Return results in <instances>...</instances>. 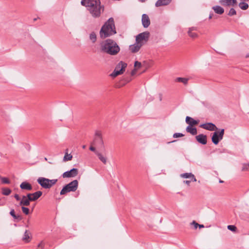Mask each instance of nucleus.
I'll list each match as a JSON object with an SVG mask.
<instances>
[{"mask_svg":"<svg viewBox=\"0 0 249 249\" xmlns=\"http://www.w3.org/2000/svg\"><path fill=\"white\" fill-rule=\"evenodd\" d=\"M78 174V170L77 168H72L70 171H67L62 174L64 178L75 177Z\"/></svg>","mask_w":249,"mask_h":249,"instance_id":"obj_10","label":"nucleus"},{"mask_svg":"<svg viewBox=\"0 0 249 249\" xmlns=\"http://www.w3.org/2000/svg\"><path fill=\"white\" fill-rule=\"evenodd\" d=\"M78 182L74 180L66 185L60 191V195H64L70 192H75L78 188Z\"/></svg>","mask_w":249,"mask_h":249,"instance_id":"obj_5","label":"nucleus"},{"mask_svg":"<svg viewBox=\"0 0 249 249\" xmlns=\"http://www.w3.org/2000/svg\"><path fill=\"white\" fill-rule=\"evenodd\" d=\"M10 214L14 219H18V220L21 219V217L19 215H17L15 214V211L14 209H12L11 210V211L10 212Z\"/></svg>","mask_w":249,"mask_h":249,"instance_id":"obj_28","label":"nucleus"},{"mask_svg":"<svg viewBox=\"0 0 249 249\" xmlns=\"http://www.w3.org/2000/svg\"><path fill=\"white\" fill-rule=\"evenodd\" d=\"M81 4L86 7L91 16L95 18H99L104 11L100 0H82Z\"/></svg>","mask_w":249,"mask_h":249,"instance_id":"obj_1","label":"nucleus"},{"mask_svg":"<svg viewBox=\"0 0 249 249\" xmlns=\"http://www.w3.org/2000/svg\"><path fill=\"white\" fill-rule=\"evenodd\" d=\"M57 181V179H49L43 177H40L37 179L38 183L45 189L51 188Z\"/></svg>","mask_w":249,"mask_h":249,"instance_id":"obj_4","label":"nucleus"},{"mask_svg":"<svg viewBox=\"0 0 249 249\" xmlns=\"http://www.w3.org/2000/svg\"><path fill=\"white\" fill-rule=\"evenodd\" d=\"M188 81V79L186 78H182V77H178L176 79V81L178 82H181L184 84L186 85L187 84Z\"/></svg>","mask_w":249,"mask_h":249,"instance_id":"obj_27","label":"nucleus"},{"mask_svg":"<svg viewBox=\"0 0 249 249\" xmlns=\"http://www.w3.org/2000/svg\"><path fill=\"white\" fill-rule=\"evenodd\" d=\"M89 39L92 43H95L96 41L97 37L94 32H92L89 35Z\"/></svg>","mask_w":249,"mask_h":249,"instance_id":"obj_30","label":"nucleus"},{"mask_svg":"<svg viewBox=\"0 0 249 249\" xmlns=\"http://www.w3.org/2000/svg\"><path fill=\"white\" fill-rule=\"evenodd\" d=\"M145 0H139L140 1L142 2H144Z\"/></svg>","mask_w":249,"mask_h":249,"instance_id":"obj_47","label":"nucleus"},{"mask_svg":"<svg viewBox=\"0 0 249 249\" xmlns=\"http://www.w3.org/2000/svg\"><path fill=\"white\" fill-rule=\"evenodd\" d=\"M1 181L3 184H9L10 183L9 179L5 177H1L0 178Z\"/></svg>","mask_w":249,"mask_h":249,"instance_id":"obj_33","label":"nucleus"},{"mask_svg":"<svg viewBox=\"0 0 249 249\" xmlns=\"http://www.w3.org/2000/svg\"><path fill=\"white\" fill-rule=\"evenodd\" d=\"M219 3L224 6H233L237 4L236 0H220Z\"/></svg>","mask_w":249,"mask_h":249,"instance_id":"obj_15","label":"nucleus"},{"mask_svg":"<svg viewBox=\"0 0 249 249\" xmlns=\"http://www.w3.org/2000/svg\"><path fill=\"white\" fill-rule=\"evenodd\" d=\"M213 13H211L209 15V19H211L213 18Z\"/></svg>","mask_w":249,"mask_h":249,"instance_id":"obj_45","label":"nucleus"},{"mask_svg":"<svg viewBox=\"0 0 249 249\" xmlns=\"http://www.w3.org/2000/svg\"><path fill=\"white\" fill-rule=\"evenodd\" d=\"M43 247H44V244H43V242H40V243L38 244V248H43Z\"/></svg>","mask_w":249,"mask_h":249,"instance_id":"obj_43","label":"nucleus"},{"mask_svg":"<svg viewBox=\"0 0 249 249\" xmlns=\"http://www.w3.org/2000/svg\"><path fill=\"white\" fill-rule=\"evenodd\" d=\"M224 134V129H222L220 131H215L213 133L212 137V142L215 145L217 144L219 141H221L223 137Z\"/></svg>","mask_w":249,"mask_h":249,"instance_id":"obj_7","label":"nucleus"},{"mask_svg":"<svg viewBox=\"0 0 249 249\" xmlns=\"http://www.w3.org/2000/svg\"><path fill=\"white\" fill-rule=\"evenodd\" d=\"M91 144V146L89 147V150L94 152L100 160H101L104 164H106L107 162V158L104 156L100 152L96 150L95 148Z\"/></svg>","mask_w":249,"mask_h":249,"instance_id":"obj_11","label":"nucleus"},{"mask_svg":"<svg viewBox=\"0 0 249 249\" xmlns=\"http://www.w3.org/2000/svg\"><path fill=\"white\" fill-rule=\"evenodd\" d=\"M44 159H45V160H47V159L46 158H45Z\"/></svg>","mask_w":249,"mask_h":249,"instance_id":"obj_51","label":"nucleus"},{"mask_svg":"<svg viewBox=\"0 0 249 249\" xmlns=\"http://www.w3.org/2000/svg\"><path fill=\"white\" fill-rule=\"evenodd\" d=\"M136 69L133 70L131 72V75H134L136 73Z\"/></svg>","mask_w":249,"mask_h":249,"instance_id":"obj_44","label":"nucleus"},{"mask_svg":"<svg viewBox=\"0 0 249 249\" xmlns=\"http://www.w3.org/2000/svg\"><path fill=\"white\" fill-rule=\"evenodd\" d=\"M142 22L144 28H147L150 24V20L148 16L145 14L142 15Z\"/></svg>","mask_w":249,"mask_h":249,"instance_id":"obj_16","label":"nucleus"},{"mask_svg":"<svg viewBox=\"0 0 249 249\" xmlns=\"http://www.w3.org/2000/svg\"><path fill=\"white\" fill-rule=\"evenodd\" d=\"M227 228L228 230L233 232H235L237 230V228L234 225H228Z\"/></svg>","mask_w":249,"mask_h":249,"instance_id":"obj_35","label":"nucleus"},{"mask_svg":"<svg viewBox=\"0 0 249 249\" xmlns=\"http://www.w3.org/2000/svg\"><path fill=\"white\" fill-rule=\"evenodd\" d=\"M72 158V156L71 154H68L67 153H66L65 154V156L63 158V160L64 161H69V160H71Z\"/></svg>","mask_w":249,"mask_h":249,"instance_id":"obj_31","label":"nucleus"},{"mask_svg":"<svg viewBox=\"0 0 249 249\" xmlns=\"http://www.w3.org/2000/svg\"><path fill=\"white\" fill-rule=\"evenodd\" d=\"M236 14V12L235 10L233 8H231L230 9V10L228 14V15L229 16H232L235 15Z\"/></svg>","mask_w":249,"mask_h":249,"instance_id":"obj_34","label":"nucleus"},{"mask_svg":"<svg viewBox=\"0 0 249 249\" xmlns=\"http://www.w3.org/2000/svg\"><path fill=\"white\" fill-rule=\"evenodd\" d=\"M186 130L187 132L190 133L193 135H195L197 134V130L196 127H193L192 126H188L186 127Z\"/></svg>","mask_w":249,"mask_h":249,"instance_id":"obj_25","label":"nucleus"},{"mask_svg":"<svg viewBox=\"0 0 249 249\" xmlns=\"http://www.w3.org/2000/svg\"><path fill=\"white\" fill-rule=\"evenodd\" d=\"M249 170V164H244L243 165L242 170Z\"/></svg>","mask_w":249,"mask_h":249,"instance_id":"obj_40","label":"nucleus"},{"mask_svg":"<svg viewBox=\"0 0 249 249\" xmlns=\"http://www.w3.org/2000/svg\"><path fill=\"white\" fill-rule=\"evenodd\" d=\"M171 1L172 0H158L155 3V6L157 7L166 6L169 4Z\"/></svg>","mask_w":249,"mask_h":249,"instance_id":"obj_19","label":"nucleus"},{"mask_svg":"<svg viewBox=\"0 0 249 249\" xmlns=\"http://www.w3.org/2000/svg\"><path fill=\"white\" fill-rule=\"evenodd\" d=\"M196 141L200 143L205 145L207 143V136L204 134H199L196 137Z\"/></svg>","mask_w":249,"mask_h":249,"instance_id":"obj_18","label":"nucleus"},{"mask_svg":"<svg viewBox=\"0 0 249 249\" xmlns=\"http://www.w3.org/2000/svg\"><path fill=\"white\" fill-rule=\"evenodd\" d=\"M11 193V190L8 188H3L2 189V194L5 196H8Z\"/></svg>","mask_w":249,"mask_h":249,"instance_id":"obj_29","label":"nucleus"},{"mask_svg":"<svg viewBox=\"0 0 249 249\" xmlns=\"http://www.w3.org/2000/svg\"><path fill=\"white\" fill-rule=\"evenodd\" d=\"M212 9L214 10V12L217 14L221 15L224 12V8L218 5L213 6Z\"/></svg>","mask_w":249,"mask_h":249,"instance_id":"obj_24","label":"nucleus"},{"mask_svg":"<svg viewBox=\"0 0 249 249\" xmlns=\"http://www.w3.org/2000/svg\"><path fill=\"white\" fill-rule=\"evenodd\" d=\"M31 200H29V197L27 196H23L22 199L20 201V205L22 206H28L30 205Z\"/></svg>","mask_w":249,"mask_h":249,"instance_id":"obj_20","label":"nucleus"},{"mask_svg":"<svg viewBox=\"0 0 249 249\" xmlns=\"http://www.w3.org/2000/svg\"><path fill=\"white\" fill-rule=\"evenodd\" d=\"M42 195V192L40 191H36L34 193H29L27 195V197H29L31 201H35L37 200Z\"/></svg>","mask_w":249,"mask_h":249,"instance_id":"obj_12","label":"nucleus"},{"mask_svg":"<svg viewBox=\"0 0 249 249\" xmlns=\"http://www.w3.org/2000/svg\"><path fill=\"white\" fill-rule=\"evenodd\" d=\"M142 45V43H137L136 41V43L134 44L131 45L129 46V50L132 53H133L138 52L140 50Z\"/></svg>","mask_w":249,"mask_h":249,"instance_id":"obj_17","label":"nucleus"},{"mask_svg":"<svg viewBox=\"0 0 249 249\" xmlns=\"http://www.w3.org/2000/svg\"><path fill=\"white\" fill-rule=\"evenodd\" d=\"M14 197L16 198V199L18 201L20 199L18 195V194H15L14 195Z\"/></svg>","mask_w":249,"mask_h":249,"instance_id":"obj_41","label":"nucleus"},{"mask_svg":"<svg viewBox=\"0 0 249 249\" xmlns=\"http://www.w3.org/2000/svg\"><path fill=\"white\" fill-rule=\"evenodd\" d=\"M20 187L21 189L27 191H31L32 189L31 184L26 181L22 182L20 185Z\"/></svg>","mask_w":249,"mask_h":249,"instance_id":"obj_22","label":"nucleus"},{"mask_svg":"<svg viewBox=\"0 0 249 249\" xmlns=\"http://www.w3.org/2000/svg\"><path fill=\"white\" fill-rule=\"evenodd\" d=\"M192 178H191L190 180H184V183L185 184H187L188 185H190V182L192 181Z\"/></svg>","mask_w":249,"mask_h":249,"instance_id":"obj_42","label":"nucleus"},{"mask_svg":"<svg viewBox=\"0 0 249 249\" xmlns=\"http://www.w3.org/2000/svg\"><path fill=\"white\" fill-rule=\"evenodd\" d=\"M191 224L194 225V228L195 229H196L199 225V224L198 223H197L195 221H193L191 223Z\"/></svg>","mask_w":249,"mask_h":249,"instance_id":"obj_39","label":"nucleus"},{"mask_svg":"<svg viewBox=\"0 0 249 249\" xmlns=\"http://www.w3.org/2000/svg\"><path fill=\"white\" fill-rule=\"evenodd\" d=\"M149 35L148 32L140 33L136 36V41L139 43H142V41H147L149 37Z\"/></svg>","mask_w":249,"mask_h":249,"instance_id":"obj_9","label":"nucleus"},{"mask_svg":"<svg viewBox=\"0 0 249 249\" xmlns=\"http://www.w3.org/2000/svg\"><path fill=\"white\" fill-rule=\"evenodd\" d=\"M198 227H199V228H204V227L203 225H200V224H199Z\"/></svg>","mask_w":249,"mask_h":249,"instance_id":"obj_46","label":"nucleus"},{"mask_svg":"<svg viewBox=\"0 0 249 249\" xmlns=\"http://www.w3.org/2000/svg\"><path fill=\"white\" fill-rule=\"evenodd\" d=\"M176 142V141H173L172 142Z\"/></svg>","mask_w":249,"mask_h":249,"instance_id":"obj_52","label":"nucleus"},{"mask_svg":"<svg viewBox=\"0 0 249 249\" xmlns=\"http://www.w3.org/2000/svg\"><path fill=\"white\" fill-rule=\"evenodd\" d=\"M116 34L114 19L109 18L102 27L100 31L101 38H105Z\"/></svg>","mask_w":249,"mask_h":249,"instance_id":"obj_3","label":"nucleus"},{"mask_svg":"<svg viewBox=\"0 0 249 249\" xmlns=\"http://www.w3.org/2000/svg\"><path fill=\"white\" fill-rule=\"evenodd\" d=\"M134 66L136 68H139L142 66L141 63L138 61H136L134 64Z\"/></svg>","mask_w":249,"mask_h":249,"instance_id":"obj_38","label":"nucleus"},{"mask_svg":"<svg viewBox=\"0 0 249 249\" xmlns=\"http://www.w3.org/2000/svg\"><path fill=\"white\" fill-rule=\"evenodd\" d=\"M180 176L183 178H192V180L193 181H196V179L195 176L193 174H192V173H183V174H181Z\"/></svg>","mask_w":249,"mask_h":249,"instance_id":"obj_23","label":"nucleus"},{"mask_svg":"<svg viewBox=\"0 0 249 249\" xmlns=\"http://www.w3.org/2000/svg\"><path fill=\"white\" fill-rule=\"evenodd\" d=\"M127 67V64L122 61H120L116 66L114 71L110 74L112 77H116L119 75L123 74Z\"/></svg>","mask_w":249,"mask_h":249,"instance_id":"obj_6","label":"nucleus"},{"mask_svg":"<svg viewBox=\"0 0 249 249\" xmlns=\"http://www.w3.org/2000/svg\"><path fill=\"white\" fill-rule=\"evenodd\" d=\"M246 57H249V53L247 54Z\"/></svg>","mask_w":249,"mask_h":249,"instance_id":"obj_48","label":"nucleus"},{"mask_svg":"<svg viewBox=\"0 0 249 249\" xmlns=\"http://www.w3.org/2000/svg\"><path fill=\"white\" fill-rule=\"evenodd\" d=\"M199 122L198 120H195L193 118L187 116L186 118V123L189 124L188 126H193L196 125Z\"/></svg>","mask_w":249,"mask_h":249,"instance_id":"obj_21","label":"nucleus"},{"mask_svg":"<svg viewBox=\"0 0 249 249\" xmlns=\"http://www.w3.org/2000/svg\"><path fill=\"white\" fill-rule=\"evenodd\" d=\"M30 238L29 233L27 231H26L24 234V236L23 237V240L25 242H28L29 239Z\"/></svg>","mask_w":249,"mask_h":249,"instance_id":"obj_32","label":"nucleus"},{"mask_svg":"<svg viewBox=\"0 0 249 249\" xmlns=\"http://www.w3.org/2000/svg\"><path fill=\"white\" fill-rule=\"evenodd\" d=\"M243 1L239 3V7L243 10H247L249 8V4Z\"/></svg>","mask_w":249,"mask_h":249,"instance_id":"obj_26","label":"nucleus"},{"mask_svg":"<svg viewBox=\"0 0 249 249\" xmlns=\"http://www.w3.org/2000/svg\"><path fill=\"white\" fill-rule=\"evenodd\" d=\"M100 46L102 52L110 55H116L120 51V47L117 42L111 39H107L102 41Z\"/></svg>","mask_w":249,"mask_h":249,"instance_id":"obj_2","label":"nucleus"},{"mask_svg":"<svg viewBox=\"0 0 249 249\" xmlns=\"http://www.w3.org/2000/svg\"><path fill=\"white\" fill-rule=\"evenodd\" d=\"M91 144L99 145L101 146H104V141L100 131H96L93 141L91 143Z\"/></svg>","mask_w":249,"mask_h":249,"instance_id":"obj_8","label":"nucleus"},{"mask_svg":"<svg viewBox=\"0 0 249 249\" xmlns=\"http://www.w3.org/2000/svg\"><path fill=\"white\" fill-rule=\"evenodd\" d=\"M184 136V135L182 133H176L174 134L173 137L174 138H178V137H181Z\"/></svg>","mask_w":249,"mask_h":249,"instance_id":"obj_37","label":"nucleus"},{"mask_svg":"<svg viewBox=\"0 0 249 249\" xmlns=\"http://www.w3.org/2000/svg\"><path fill=\"white\" fill-rule=\"evenodd\" d=\"M219 182H220V183H222V182H223V181L220 180H219Z\"/></svg>","mask_w":249,"mask_h":249,"instance_id":"obj_50","label":"nucleus"},{"mask_svg":"<svg viewBox=\"0 0 249 249\" xmlns=\"http://www.w3.org/2000/svg\"><path fill=\"white\" fill-rule=\"evenodd\" d=\"M82 148L83 149H85L86 148V145H83Z\"/></svg>","mask_w":249,"mask_h":249,"instance_id":"obj_49","label":"nucleus"},{"mask_svg":"<svg viewBox=\"0 0 249 249\" xmlns=\"http://www.w3.org/2000/svg\"><path fill=\"white\" fill-rule=\"evenodd\" d=\"M197 30V28L196 27H191L188 28L187 32L188 36L193 39L196 38L198 37V34L195 32Z\"/></svg>","mask_w":249,"mask_h":249,"instance_id":"obj_14","label":"nucleus"},{"mask_svg":"<svg viewBox=\"0 0 249 249\" xmlns=\"http://www.w3.org/2000/svg\"><path fill=\"white\" fill-rule=\"evenodd\" d=\"M200 127L209 131H214L218 129L215 125L212 123L202 124L200 125Z\"/></svg>","mask_w":249,"mask_h":249,"instance_id":"obj_13","label":"nucleus"},{"mask_svg":"<svg viewBox=\"0 0 249 249\" xmlns=\"http://www.w3.org/2000/svg\"><path fill=\"white\" fill-rule=\"evenodd\" d=\"M21 210L22 212L26 215H28L29 213V209L28 208L22 206Z\"/></svg>","mask_w":249,"mask_h":249,"instance_id":"obj_36","label":"nucleus"}]
</instances>
